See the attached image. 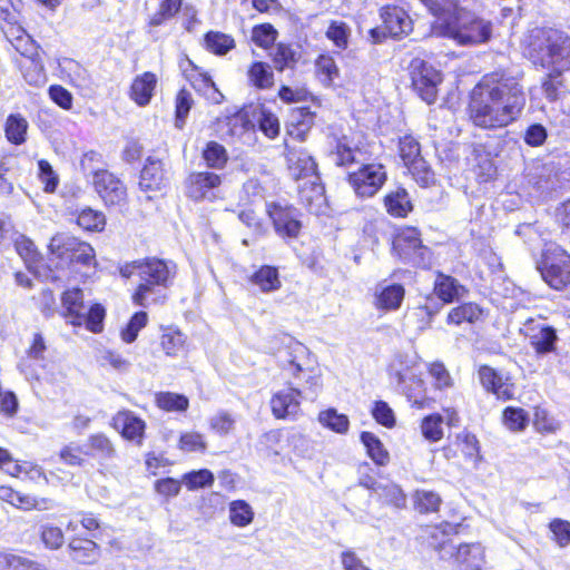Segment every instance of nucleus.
<instances>
[{"instance_id": "obj_1", "label": "nucleus", "mask_w": 570, "mask_h": 570, "mask_svg": "<svg viewBox=\"0 0 570 570\" xmlns=\"http://www.w3.org/2000/svg\"><path fill=\"white\" fill-rule=\"evenodd\" d=\"M522 73L499 70L484 75L471 91L469 118L475 127L494 130L508 127L522 115L527 96Z\"/></svg>"}, {"instance_id": "obj_2", "label": "nucleus", "mask_w": 570, "mask_h": 570, "mask_svg": "<svg viewBox=\"0 0 570 570\" xmlns=\"http://www.w3.org/2000/svg\"><path fill=\"white\" fill-rule=\"evenodd\" d=\"M278 362L282 370L293 379V384L304 383V389L288 387L272 396V413L276 419H294L301 410V397L314 401L322 387L321 373L308 348L293 342L279 351Z\"/></svg>"}, {"instance_id": "obj_3", "label": "nucleus", "mask_w": 570, "mask_h": 570, "mask_svg": "<svg viewBox=\"0 0 570 570\" xmlns=\"http://www.w3.org/2000/svg\"><path fill=\"white\" fill-rule=\"evenodd\" d=\"M433 16L441 17L453 11L449 20L436 27L439 35L454 40L461 46H476L490 40L492 24L471 11H466L459 0H420Z\"/></svg>"}, {"instance_id": "obj_4", "label": "nucleus", "mask_w": 570, "mask_h": 570, "mask_svg": "<svg viewBox=\"0 0 570 570\" xmlns=\"http://www.w3.org/2000/svg\"><path fill=\"white\" fill-rule=\"evenodd\" d=\"M524 56L535 66L551 69V78L570 70V36L553 28H535L527 38Z\"/></svg>"}, {"instance_id": "obj_5", "label": "nucleus", "mask_w": 570, "mask_h": 570, "mask_svg": "<svg viewBox=\"0 0 570 570\" xmlns=\"http://www.w3.org/2000/svg\"><path fill=\"white\" fill-rule=\"evenodd\" d=\"M176 274V265L159 258L141 259L139 285L132 295L136 305L148 307L165 303L166 289Z\"/></svg>"}, {"instance_id": "obj_6", "label": "nucleus", "mask_w": 570, "mask_h": 570, "mask_svg": "<svg viewBox=\"0 0 570 570\" xmlns=\"http://www.w3.org/2000/svg\"><path fill=\"white\" fill-rule=\"evenodd\" d=\"M49 250L61 266H90L95 263V250L90 244L68 233L56 234L50 239Z\"/></svg>"}, {"instance_id": "obj_7", "label": "nucleus", "mask_w": 570, "mask_h": 570, "mask_svg": "<svg viewBox=\"0 0 570 570\" xmlns=\"http://www.w3.org/2000/svg\"><path fill=\"white\" fill-rule=\"evenodd\" d=\"M392 248L405 264L421 268L431 265V250L422 244L420 233L414 227L399 232L393 239Z\"/></svg>"}, {"instance_id": "obj_8", "label": "nucleus", "mask_w": 570, "mask_h": 570, "mask_svg": "<svg viewBox=\"0 0 570 570\" xmlns=\"http://www.w3.org/2000/svg\"><path fill=\"white\" fill-rule=\"evenodd\" d=\"M409 73L412 88L419 97L429 105L434 104L439 86L443 80L441 71L430 62L416 57L409 65Z\"/></svg>"}, {"instance_id": "obj_9", "label": "nucleus", "mask_w": 570, "mask_h": 570, "mask_svg": "<svg viewBox=\"0 0 570 570\" xmlns=\"http://www.w3.org/2000/svg\"><path fill=\"white\" fill-rule=\"evenodd\" d=\"M542 278L554 289L570 284V255L559 246L549 247L538 266Z\"/></svg>"}, {"instance_id": "obj_10", "label": "nucleus", "mask_w": 570, "mask_h": 570, "mask_svg": "<svg viewBox=\"0 0 570 570\" xmlns=\"http://www.w3.org/2000/svg\"><path fill=\"white\" fill-rule=\"evenodd\" d=\"M386 179L385 167L377 163L364 164L356 171L348 174V183L356 196L361 198L376 195Z\"/></svg>"}, {"instance_id": "obj_11", "label": "nucleus", "mask_w": 570, "mask_h": 570, "mask_svg": "<svg viewBox=\"0 0 570 570\" xmlns=\"http://www.w3.org/2000/svg\"><path fill=\"white\" fill-rule=\"evenodd\" d=\"M383 20L382 28L371 30V37L374 42H381L383 38H401L412 31V20L406 11L396 6H386L381 10Z\"/></svg>"}, {"instance_id": "obj_12", "label": "nucleus", "mask_w": 570, "mask_h": 570, "mask_svg": "<svg viewBox=\"0 0 570 570\" xmlns=\"http://www.w3.org/2000/svg\"><path fill=\"white\" fill-rule=\"evenodd\" d=\"M522 334L529 340L538 356L556 351L558 335L553 326L542 320L530 318L523 324Z\"/></svg>"}, {"instance_id": "obj_13", "label": "nucleus", "mask_w": 570, "mask_h": 570, "mask_svg": "<svg viewBox=\"0 0 570 570\" xmlns=\"http://www.w3.org/2000/svg\"><path fill=\"white\" fill-rule=\"evenodd\" d=\"M267 213L279 237L284 239L298 237L302 229V222L299 220V212L297 208L291 205L273 203L268 205Z\"/></svg>"}, {"instance_id": "obj_14", "label": "nucleus", "mask_w": 570, "mask_h": 570, "mask_svg": "<svg viewBox=\"0 0 570 570\" xmlns=\"http://www.w3.org/2000/svg\"><path fill=\"white\" fill-rule=\"evenodd\" d=\"M222 184L219 175L210 171L190 173L184 181L185 195L194 202L214 199Z\"/></svg>"}, {"instance_id": "obj_15", "label": "nucleus", "mask_w": 570, "mask_h": 570, "mask_svg": "<svg viewBox=\"0 0 570 570\" xmlns=\"http://www.w3.org/2000/svg\"><path fill=\"white\" fill-rule=\"evenodd\" d=\"M94 186L107 206H121L127 200V189L124 183L108 170H95Z\"/></svg>"}, {"instance_id": "obj_16", "label": "nucleus", "mask_w": 570, "mask_h": 570, "mask_svg": "<svg viewBox=\"0 0 570 570\" xmlns=\"http://www.w3.org/2000/svg\"><path fill=\"white\" fill-rule=\"evenodd\" d=\"M298 199L311 214L322 215L327 208L324 186L320 175H312V178L298 181Z\"/></svg>"}, {"instance_id": "obj_17", "label": "nucleus", "mask_w": 570, "mask_h": 570, "mask_svg": "<svg viewBox=\"0 0 570 570\" xmlns=\"http://www.w3.org/2000/svg\"><path fill=\"white\" fill-rule=\"evenodd\" d=\"M167 171L163 160L155 156H149L140 171L139 188L144 191L161 190L167 184Z\"/></svg>"}, {"instance_id": "obj_18", "label": "nucleus", "mask_w": 570, "mask_h": 570, "mask_svg": "<svg viewBox=\"0 0 570 570\" xmlns=\"http://www.w3.org/2000/svg\"><path fill=\"white\" fill-rule=\"evenodd\" d=\"M286 159L288 170L297 183L320 175L314 158L304 149L287 147Z\"/></svg>"}, {"instance_id": "obj_19", "label": "nucleus", "mask_w": 570, "mask_h": 570, "mask_svg": "<svg viewBox=\"0 0 570 570\" xmlns=\"http://www.w3.org/2000/svg\"><path fill=\"white\" fill-rule=\"evenodd\" d=\"M466 293L468 289L465 286H463L456 278L441 272L436 273V277L433 283V294L443 303L451 304L463 297Z\"/></svg>"}, {"instance_id": "obj_20", "label": "nucleus", "mask_w": 570, "mask_h": 570, "mask_svg": "<svg viewBox=\"0 0 570 570\" xmlns=\"http://www.w3.org/2000/svg\"><path fill=\"white\" fill-rule=\"evenodd\" d=\"M390 376L396 380V383H406L414 376L422 375L420 364L415 357L406 354H399L389 366Z\"/></svg>"}, {"instance_id": "obj_21", "label": "nucleus", "mask_w": 570, "mask_h": 570, "mask_svg": "<svg viewBox=\"0 0 570 570\" xmlns=\"http://www.w3.org/2000/svg\"><path fill=\"white\" fill-rule=\"evenodd\" d=\"M405 296V289L401 284L380 286L375 294V306L383 311H397Z\"/></svg>"}, {"instance_id": "obj_22", "label": "nucleus", "mask_w": 570, "mask_h": 570, "mask_svg": "<svg viewBox=\"0 0 570 570\" xmlns=\"http://www.w3.org/2000/svg\"><path fill=\"white\" fill-rule=\"evenodd\" d=\"M114 423L117 429H121V434L128 440H137L141 442L145 431V422L134 415L130 411H121L114 417Z\"/></svg>"}, {"instance_id": "obj_23", "label": "nucleus", "mask_w": 570, "mask_h": 570, "mask_svg": "<svg viewBox=\"0 0 570 570\" xmlns=\"http://www.w3.org/2000/svg\"><path fill=\"white\" fill-rule=\"evenodd\" d=\"M11 24L9 29L4 30V35L12 43L18 52L22 56L32 59L38 57L37 47L31 37L21 28L13 26V18L9 20Z\"/></svg>"}, {"instance_id": "obj_24", "label": "nucleus", "mask_w": 570, "mask_h": 570, "mask_svg": "<svg viewBox=\"0 0 570 570\" xmlns=\"http://www.w3.org/2000/svg\"><path fill=\"white\" fill-rule=\"evenodd\" d=\"M62 305L66 308V317L70 318L72 325L80 326L83 324V293L80 288L66 291L62 295Z\"/></svg>"}, {"instance_id": "obj_25", "label": "nucleus", "mask_w": 570, "mask_h": 570, "mask_svg": "<svg viewBox=\"0 0 570 570\" xmlns=\"http://www.w3.org/2000/svg\"><path fill=\"white\" fill-rule=\"evenodd\" d=\"M69 550L71 559L82 564H91L99 558V547L89 539H72L69 542Z\"/></svg>"}, {"instance_id": "obj_26", "label": "nucleus", "mask_w": 570, "mask_h": 570, "mask_svg": "<svg viewBox=\"0 0 570 570\" xmlns=\"http://www.w3.org/2000/svg\"><path fill=\"white\" fill-rule=\"evenodd\" d=\"M484 316L483 308L472 302L463 303L456 307H453L448 316H446V323L449 325H461L462 323L466 322L470 324H474L479 321H481Z\"/></svg>"}, {"instance_id": "obj_27", "label": "nucleus", "mask_w": 570, "mask_h": 570, "mask_svg": "<svg viewBox=\"0 0 570 570\" xmlns=\"http://www.w3.org/2000/svg\"><path fill=\"white\" fill-rule=\"evenodd\" d=\"M384 205L387 213L394 217H406L413 209L410 195L403 187L387 193L384 197Z\"/></svg>"}, {"instance_id": "obj_28", "label": "nucleus", "mask_w": 570, "mask_h": 570, "mask_svg": "<svg viewBox=\"0 0 570 570\" xmlns=\"http://www.w3.org/2000/svg\"><path fill=\"white\" fill-rule=\"evenodd\" d=\"M157 78L151 72L137 76L130 88V97L139 105L149 104L155 89Z\"/></svg>"}, {"instance_id": "obj_29", "label": "nucleus", "mask_w": 570, "mask_h": 570, "mask_svg": "<svg viewBox=\"0 0 570 570\" xmlns=\"http://www.w3.org/2000/svg\"><path fill=\"white\" fill-rule=\"evenodd\" d=\"M455 560L465 564L464 570H481L484 563V551L480 543L459 544Z\"/></svg>"}, {"instance_id": "obj_30", "label": "nucleus", "mask_w": 570, "mask_h": 570, "mask_svg": "<svg viewBox=\"0 0 570 570\" xmlns=\"http://www.w3.org/2000/svg\"><path fill=\"white\" fill-rule=\"evenodd\" d=\"M90 451L86 455L98 458L100 462H107L116 456V449L112 442L102 433L92 434L87 440Z\"/></svg>"}, {"instance_id": "obj_31", "label": "nucleus", "mask_w": 570, "mask_h": 570, "mask_svg": "<svg viewBox=\"0 0 570 570\" xmlns=\"http://www.w3.org/2000/svg\"><path fill=\"white\" fill-rule=\"evenodd\" d=\"M249 281L264 293L277 291L282 285L277 268L269 265L262 266Z\"/></svg>"}, {"instance_id": "obj_32", "label": "nucleus", "mask_w": 570, "mask_h": 570, "mask_svg": "<svg viewBox=\"0 0 570 570\" xmlns=\"http://www.w3.org/2000/svg\"><path fill=\"white\" fill-rule=\"evenodd\" d=\"M397 386L417 409H423L429 404L430 399L425 395L424 381L421 379V375L410 379L406 383H399Z\"/></svg>"}, {"instance_id": "obj_33", "label": "nucleus", "mask_w": 570, "mask_h": 570, "mask_svg": "<svg viewBox=\"0 0 570 570\" xmlns=\"http://www.w3.org/2000/svg\"><path fill=\"white\" fill-rule=\"evenodd\" d=\"M360 439L365 446L368 456L375 464L382 466L387 464L390 454L381 440L374 433L364 431L361 433Z\"/></svg>"}, {"instance_id": "obj_34", "label": "nucleus", "mask_w": 570, "mask_h": 570, "mask_svg": "<svg viewBox=\"0 0 570 570\" xmlns=\"http://www.w3.org/2000/svg\"><path fill=\"white\" fill-rule=\"evenodd\" d=\"M29 124L20 114H11L6 120L4 132L7 139L13 145H21L26 141Z\"/></svg>"}, {"instance_id": "obj_35", "label": "nucleus", "mask_w": 570, "mask_h": 570, "mask_svg": "<svg viewBox=\"0 0 570 570\" xmlns=\"http://www.w3.org/2000/svg\"><path fill=\"white\" fill-rule=\"evenodd\" d=\"M271 56L274 67L278 71L294 68L299 58L298 52L286 43H277Z\"/></svg>"}, {"instance_id": "obj_36", "label": "nucleus", "mask_w": 570, "mask_h": 570, "mask_svg": "<svg viewBox=\"0 0 570 570\" xmlns=\"http://www.w3.org/2000/svg\"><path fill=\"white\" fill-rule=\"evenodd\" d=\"M360 150L350 145L347 137L343 136L336 141L335 149L331 153V159L336 166H347L358 163Z\"/></svg>"}, {"instance_id": "obj_37", "label": "nucleus", "mask_w": 570, "mask_h": 570, "mask_svg": "<svg viewBox=\"0 0 570 570\" xmlns=\"http://www.w3.org/2000/svg\"><path fill=\"white\" fill-rule=\"evenodd\" d=\"M375 493L384 503L391 504L397 509H402L406 505V495L395 483L377 484Z\"/></svg>"}, {"instance_id": "obj_38", "label": "nucleus", "mask_w": 570, "mask_h": 570, "mask_svg": "<svg viewBox=\"0 0 570 570\" xmlns=\"http://www.w3.org/2000/svg\"><path fill=\"white\" fill-rule=\"evenodd\" d=\"M248 79L253 86L267 89L274 83V73L268 63L257 61L249 67Z\"/></svg>"}, {"instance_id": "obj_39", "label": "nucleus", "mask_w": 570, "mask_h": 570, "mask_svg": "<svg viewBox=\"0 0 570 570\" xmlns=\"http://www.w3.org/2000/svg\"><path fill=\"white\" fill-rule=\"evenodd\" d=\"M156 404L167 412H185L188 409V399L174 392H159L156 394Z\"/></svg>"}, {"instance_id": "obj_40", "label": "nucleus", "mask_w": 570, "mask_h": 570, "mask_svg": "<svg viewBox=\"0 0 570 570\" xmlns=\"http://www.w3.org/2000/svg\"><path fill=\"white\" fill-rule=\"evenodd\" d=\"M0 570H48L46 567L24 557L0 552Z\"/></svg>"}, {"instance_id": "obj_41", "label": "nucleus", "mask_w": 570, "mask_h": 570, "mask_svg": "<svg viewBox=\"0 0 570 570\" xmlns=\"http://www.w3.org/2000/svg\"><path fill=\"white\" fill-rule=\"evenodd\" d=\"M206 48L218 56L226 55L235 47L234 39L219 31H209L205 35Z\"/></svg>"}, {"instance_id": "obj_42", "label": "nucleus", "mask_w": 570, "mask_h": 570, "mask_svg": "<svg viewBox=\"0 0 570 570\" xmlns=\"http://www.w3.org/2000/svg\"><path fill=\"white\" fill-rule=\"evenodd\" d=\"M318 421L325 428L340 434H345L350 428L348 417L345 414L338 413L335 409L321 412Z\"/></svg>"}, {"instance_id": "obj_43", "label": "nucleus", "mask_w": 570, "mask_h": 570, "mask_svg": "<svg viewBox=\"0 0 570 570\" xmlns=\"http://www.w3.org/2000/svg\"><path fill=\"white\" fill-rule=\"evenodd\" d=\"M76 223L85 230L98 232L105 227L106 218L101 212L88 207L78 213Z\"/></svg>"}, {"instance_id": "obj_44", "label": "nucleus", "mask_w": 570, "mask_h": 570, "mask_svg": "<svg viewBox=\"0 0 570 570\" xmlns=\"http://www.w3.org/2000/svg\"><path fill=\"white\" fill-rule=\"evenodd\" d=\"M0 499L23 510H31L37 507L36 498L14 491L9 487H0Z\"/></svg>"}, {"instance_id": "obj_45", "label": "nucleus", "mask_w": 570, "mask_h": 570, "mask_svg": "<svg viewBox=\"0 0 570 570\" xmlns=\"http://www.w3.org/2000/svg\"><path fill=\"white\" fill-rule=\"evenodd\" d=\"M229 519L236 527H246L253 521L254 512L247 502L233 501L229 505Z\"/></svg>"}, {"instance_id": "obj_46", "label": "nucleus", "mask_w": 570, "mask_h": 570, "mask_svg": "<svg viewBox=\"0 0 570 570\" xmlns=\"http://www.w3.org/2000/svg\"><path fill=\"white\" fill-rule=\"evenodd\" d=\"M317 73L321 81L325 86H331L335 78L338 77V67L333 57L321 55L315 62Z\"/></svg>"}, {"instance_id": "obj_47", "label": "nucleus", "mask_w": 570, "mask_h": 570, "mask_svg": "<svg viewBox=\"0 0 570 570\" xmlns=\"http://www.w3.org/2000/svg\"><path fill=\"white\" fill-rule=\"evenodd\" d=\"M443 417L441 414L425 416L421 423L423 436L430 442L440 441L443 436Z\"/></svg>"}, {"instance_id": "obj_48", "label": "nucleus", "mask_w": 570, "mask_h": 570, "mask_svg": "<svg viewBox=\"0 0 570 570\" xmlns=\"http://www.w3.org/2000/svg\"><path fill=\"white\" fill-rule=\"evenodd\" d=\"M350 36L351 29L343 21H332L326 30V37L341 50L347 48Z\"/></svg>"}, {"instance_id": "obj_49", "label": "nucleus", "mask_w": 570, "mask_h": 570, "mask_svg": "<svg viewBox=\"0 0 570 570\" xmlns=\"http://www.w3.org/2000/svg\"><path fill=\"white\" fill-rule=\"evenodd\" d=\"M505 426L513 432L523 431L529 423L528 413L520 407H507L503 411Z\"/></svg>"}, {"instance_id": "obj_50", "label": "nucleus", "mask_w": 570, "mask_h": 570, "mask_svg": "<svg viewBox=\"0 0 570 570\" xmlns=\"http://www.w3.org/2000/svg\"><path fill=\"white\" fill-rule=\"evenodd\" d=\"M456 442L465 458L475 462L480 460V445L474 434L462 431L456 435Z\"/></svg>"}, {"instance_id": "obj_51", "label": "nucleus", "mask_w": 570, "mask_h": 570, "mask_svg": "<svg viewBox=\"0 0 570 570\" xmlns=\"http://www.w3.org/2000/svg\"><path fill=\"white\" fill-rule=\"evenodd\" d=\"M214 480V474L207 469L191 471L183 475V482L191 491L210 487Z\"/></svg>"}, {"instance_id": "obj_52", "label": "nucleus", "mask_w": 570, "mask_h": 570, "mask_svg": "<svg viewBox=\"0 0 570 570\" xmlns=\"http://www.w3.org/2000/svg\"><path fill=\"white\" fill-rule=\"evenodd\" d=\"M413 178L423 187L434 181V173L423 157L406 166Z\"/></svg>"}, {"instance_id": "obj_53", "label": "nucleus", "mask_w": 570, "mask_h": 570, "mask_svg": "<svg viewBox=\"0 0 570 570\" xmlns=\"http://www.w3.org/2000/svg\"><path fill=\"white\" fill-rule=\"evenodd\" d=\"M479 379L482 386L497 395L502 393L503 387L502 377L495 372L494 368L483 365L479 368Z\"/></svg>"}, {"instance_id": "obj_54", "label": "nucleus", "mask_w": 570, "mask_h": 570, "mask_svg": "<svg viewBox=\"0 0 570 570\" xmlns=\"http://www.w3.org/2000/svg\"><path fill=\"white\" fill-rule=\"evenodd\" d=\"M257 124L259 130L268 138L273 139L279 134L278 118L271 111L259 109L257 114Z\"/></svg>"}, {"instance_id": "obj_55", "label": "nucleus", "mask_w": 570, "mask_h": 570, "mask_svg": "<svg viewBox=\"0 0 570 570\" xmlns=\"http://www.w3.org/2000/svg\"><path fill=\"white\" fill-rule=\"evenodd\" d=\"M203 157L207 166L213 168H222L227 161L225 148L216 141L207 144V147L203 153Z\"/></svg>"}, {"instance_id": "obj_56", "label": "nucleus", "mask_w": 570, "mask_h": 570, "mask_svg": "<svg viewBox=\"0 0 570 570\" xmlns=\"http://www.w3.org/2000/svg\"><path fill=\"white\" fill-rule=\"evenodd\" d=\"M415 504L421 513L435 512L441 504V498L433 491H416Z\"/></svg>"}, {"instance_id": "obj_57", "label": "nucleus", "mask_w": 570, "mask_h": 570, "mask_svg": "<svg viewBox=\"0 0 570 570\" xmlns=\"http://www.w3.org/2000/svg\"><path fill=\"white\" fill-rule=\"evenodd\" d=\"M399 147L400 156L405 166L410 165L411 163L422 157L420 144L411 136H405L401 138Z\"/></svg>"}, {"instance_id": "obj_58", "label": "nucleus", "mask_w": 570, "mask_h": 570, "mask_svg": "<svg viewBox=\"0 0 570 570\" xmlns=\"http://www.w3.org/2000/svg\"><path fill=\"white\" fill-rule=\"evenodd\" d=\"M147 320V313L136 312L126 327L121 331L122 341L126 343H132L137 338L138 332L146 326Z\"/></svg>"}, {"instance_id": "obj_59", "label": "nucleus", "mask_w": 570, "mask_h": 570, "mask_svg": "<svg viewBox=\"0 0 570 570\" xmlns=\"http://www.w3.org/2000/svg\"><path fill=\"white\" fill-rule=\"evenodd\" d=\"M277 31L268 23L259 24L253 28L252 40L262 48H269L274 45Z\"/></svg>"}, {"instance_id": "obj_60", "label": "nucleus", "mask_w": 570, "mask_h": 570, "mask_svg": "<svg viewBox=\"0 0 570 570\" xmlns=\"http://www.w3.org/2000/svg\"><path fill=\"white\" fill-rule=\"evenodd\" d=\"M445 304L446 303H443L436 295H428L424 297V301L419 304V314H424L425 324H431Z\"/></svg>"}, {"instance_id": "obj_61", "label": "nucleus", "mask_w": 570, "mask_h": 570, "mask_svg": "<svg viewBox=\"0 0 570 570\" xmlns=\"http://www.w3.org/2000/svg\"><path fill=\"white\" fill-rule=\"evenodd\" d=\"M549 529L552 532V539L563 548L570 544V522L562 519H554L550 522Z\"/></svg>"}, {"instance_id": "obj_62", "label": "nucleus", "mask_w": 570, "mask_h": 570, "mask_svg": "<svg viewBox=\"0 0 570 570\" xmlns=\"http://www.w3.org/2000/svg\"><path fill=\"white\" fill-rule=\"evenodd\" d=\"M548 138L547 128L541 124H531L523 132V140L530 147H541Z\"/></svg>"}, {"instance_id": "obj_63", "label": "nucleus", "mask_w": 570, "mask_h": 570, "mask_svg": "<svg viewBox=\"0 0 570 570\" xmlns=\"http://www.w3.org/2000/svg\"><path fill=\"white\" fill-rule=\"evenodd\" d=\"M105 308L100 304L92 305L88 313H85L83 323L92 333H100L104 328Z\"/></svg>"}, {"instance_id": "obj_64", "label": "nucleus", "mask_w": 570, "mask_h": 570, "mask_svg": "<svg viewBox=\"0 0 570 570\" xmlns=\"http://www.w3.org/2000/svg\"><path fill=\"white\" fill-rule=\"evenodd\" d=\"M41 540L49 549H58L63 543V533L59 527L51 524L41 525Z\"/></svg>"}]
</instances>
